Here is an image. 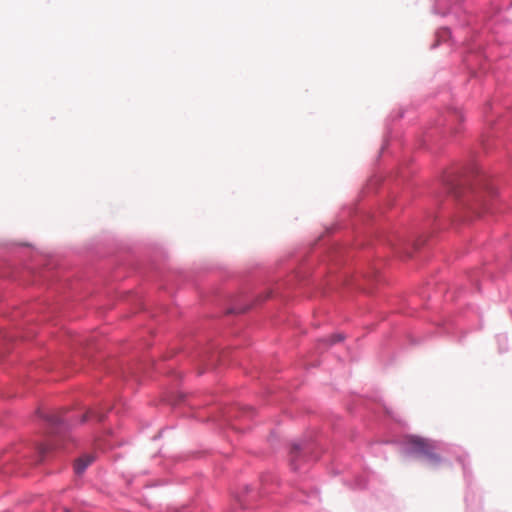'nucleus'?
<instances>
[{"label":"nucleus","mask_w":512,"mask_h":512,"mask_svg":"<svg viewBox=\"0 0 512 512\" xmlns=\"http://www.w3.org/2000/svg\"><path fill=\"white\" fill-rule=\"evenodd\" d=\"M405 443L409 446V452L423 458L426 463L437 468L443 461L437 453V445L434 441L416 435L407 436Z\"/></svg>","instance_id":"1"},{"label":"nucleus","mask_w":512,"mask_h":512,"mask_svg":"<svg viewBox=\"0 0 512 512\" xmlns=\"http://www.w3.org/2000/svg\"><path fill=\"white\" fill-rule=\"evenodd\" d=\"M94 456L86 454L75 461L74 470L75 473L81 475L85 469L94 462Z\"/></svg>","instance_id":"2"},{"label":"nucleus","mask_w":512,"mask_h":512,"mask_svg":"<svg viewBox=\"0 0 512 512\" xmlns=\"http://www.w3.org/2000/svg\"><path fill=\"white\" fill-rule=\"evenodd\" d=\"M344 339V336L341 334L330 336L329 338L325 339V342H329L330 344L341 341Z\"/></svg>","instance_id":"3"},{"label":"nucleus","mask_w":512,"mask_h":512,"mask_svg":"<svg viewBox=\"0 0 512 512\" xmlns=\"http://www.w3.org/2000/svg\"><path fill=\"white\" fill-rule=\"evenodd\" d=\"M481 205L483 206V208H484V209H488V208H487V202H486V200H484V201L481 203Z\"/></svg>","instance_id":"4"},{"label":"nucleus","mask_w":512,"mask_h":512,"mask_svg":"<svg viewBox=\"0 0 512 512\" xmlns=\"http://www.w3.org/2000/svg\"><path fill=\"white\" fill-rule=\"evenodd\" d=\"M488 193H489V195H491V196L494 194V192H493L492 190H490Z\"/></svg>","instance_id":"5"},{"label":"nucleus","mask_w":512,"mask_h":512,"mask_svg":"<svg viewBox=\"0 0 512 512\" xmlns=\"http://www.w3.org/2000/svg\"><path fill=\"white\" fill-rule=\"evenodd\" d=\"M63 512H71V511L65 508V509H63Z\"/></svg>","instance_id":"6"}]
</instances>
